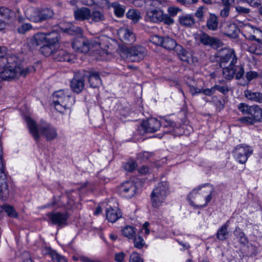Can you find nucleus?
Listing matches in <instances>:
<instances>
[{
	"label": "nucleus",
	"instance_id": "obj_24",
	"mask_svg": "<svg viewBox=\"0 0 262 262\" xmlns=\"http://www.w3.org/2000/svg\"><path fill=\"white\" fill-rule=\"evenodd\" d=\"M175 52L177 53L179 58L183 61L190 63L192 61L191 54L186 51L182 46L178 45Z\"/></svg>",
	"mask_w": 262,
	"mask_h": 262
},
{
	"label": "nucleus",
	"instance_id": "obj_41",
	"mask_svg": "<svg viewBox=\"0 0 262 262\" xmlns=\"http://www.w3.org/2000/svg\"><path fill=\"white\" fill-rule=\"evenodd\" d=\"M69 27L64 29V32L72 35H81L82 32V29L77 26L68 24Z\"/></svg>",
	"mask_w": 262,
	"mask_h": 262
},
{
	"label": "nucleus",
	"instance_id": "obj_54",
	"mask_svg": "<svg viewBox=\"0 0 262 262\" xmlns=\"http://www.w3.org/2000/svg\"><path fill=\"white\" fill-rule=\"evenodd\" d=\"M151 156V154L148 151H143L137 155V159L141 161L147 160Z\"/></svg>",
	"mask_w": 262,
	"mask_h": 262
},
{
	"label": "nucleus",
	"instance_id": "obj_17",
	"mask_svg": "<svg viewBox=\"0 0 262 262\" xmlns=\"http://www.w3.org/2000/svg\"><path fill=\"white\" fill-rule=\"evenodd\" d=\"M71 88L76 93H80L84 88V78L82 74L76 73L71 81Z\"/></svg>",
	"mask_w": 262,
	"mask_h": 262
},
{
	"label": "nucleus",
	"instance_id": "obj_1",
	"mask_svg": "<svg viewBox=\"0 0 262 262\" xmlns=\"http://www.w3.org/2000/svg\"><path fill=\"white\" fill-rule=\"evenodd\" d=\"M219 64L222 68L223 77L227 80L234 78L236 80L243 78L244 74V65L238 61L235 51L232 49L225 48L218 52Z\"/></svg>",
	"mask_w": 262,
	"mask_h": 262
},
{
	"label": "nucleus",
	"instance_id": "obj_57",
	"mask_svg": "<svg viewBox=\"0 0 262 262\" xmlns=\"http://www.w3.org/2000/svg\"><path fill=\"white\" fill-rule=\"evenodd\" d=\"M201 93L204 94L206 96H211L215 93V90L214 89V86H213L211 88H207L205 89H201Z\"/></svg>",
	"mask_w": 262,
	"mask_h": 262
},
{
	"label": "nucleus",
	"instance_id": "obj_25",
	"mask_svg": "<svg viewBox=\"0 0 262 262\" xmlns=\"http://www.w3.org/2000/svg\"><path fill=\"white\" fill-rule=\"evenodd\" d=\"M88 78L89 82L91 87L93 88H99L102 83L101 79L98 73L90 72L89 75H86Z\"/></svg>",
	"mask_w": 262,
	"mask_h": 262
},
{
	"label": "nucleus",
	"instance_id": "obj_10",
	"mask_svg": "<svg viewBox=\"0 0 262 262\" xmlns=\"http://www.w3.org/2000/svg\"><path fill=\"white\" fill-rule=\"evenodd\" d=\"M253 149L246 144H239L234 148L233 155L236 160L241 164H245L253 154Z\"/></svg>",
	"mask_w": 262,
	"mask_h": 262
},
{
	"label": "nucleus",
	"instance_id": "obj_33",
	"mask_svg": "<svg viewBox=\"0 0 262 262\" xmlns=\"http://www.w3.org/2000/svg\"><path fill=\"white\" fill-rule=\"evenodd\" d=\"M219 20L217 17L214 14L210 13L207 20V28L212 31L216 30L218 28Z\"/></svg>",
	"mask_w": 262,
	"mask_h": 262
},
{
	"label": "nucleus",
	"instance_id": "obj_51",
	"mask_svg": "<svg viewBox=\"0 0 262 262\" xmlns=\"http://www.w3.org/2000/svg\"><path fill=\"white\" fill-rule=\"evenodd\" d=\"M162 2L158 0H146V6H150V8L160 9Z\"/></svg>",
	"mask_w": 262,
	"mask_h": 262
},
{
	"label": "nucleus",
	"instance_id": "obj_47",
	"mask_svg": "<svg viewBox=\"0 0 262 262\" xmlns=\"http://www.w3.org/2000/svg\"><path fill=\"white\" fill-rule=\"evenodd\" d=\"M83 4L88 6L98 5L99 4H105L109 6L110 2L108 0H85Z\"/></svg>",
	"mask_w": 262,
	"mask_h": 262
},
{
	"label": "nucleus",
	"instance_id": "obj_53",
	"mask_svg": "<svg viewBox=\"0 0 262 262\" xmlns=\"http://www.w3.org/2000/svg\"><path fill=\"white\" fill-rule=\"evenodd\" d=\"M163 37H161L158 35L152 36L150 38V41L154 44L161 46L162 45Z\"/></svg>",
	"mask_w": 262,
	"mask_h": 262
},
{
	"label": "nucleus",
	"instance_id": "obj_30",
	"mask_svg": "<svg viewBox=\"0 0 262 262\" xmlns=\"http://www.w3.org/2000/svg\"><path fill=\"white\" fill-rule=\"evenodd\" d=\"M180 24L185 27H191L195 23L193 16L191 14H186L179 16Z\"/></svg>",
	"mask_w": 262,
	"mask_h": 262
},
{
	"label": "nucleus",
	"instance_id": "obj_29",
	"mask_svg": "<svg viewBox=\"0 0 262 262\" xmlns=\"http://www.w3.org/2000/svg\"><path fill=\"white\" fill-rule=\"evenodd\" d=\"M245 96L248 99L259 103H262V93L247 90L244 92Z\"/></svg>",
	"mask_w": 262,
	"mask_h": 262
},
{
	"label": "nucleus",
	"instance_id": "obj_50",
	"mask_svg": "<svg viewBox=\"0 0 262 262\" xmlns=\"http://www.w3.org/2000/svg\"><path fill=\"white\" fill-rule=\"evenodd\" d=\"M32 28L30 23H24L19 26L17 28V31L20 34H25L26 32L31 30Z\"/></svg>",
	"mask_w": 262,
	"mask_h": 262
},
{
	"label": "nucleus",
	"instance_id": "obj_7",
	"mask_svg": "<svg viewBox=\"0 0 262 262\" xmlns=\"http://www.w3.org/2000/svg\"><path fill=\"white\" fill-rule=\"evenodd\" d=\"M169 192V184L166 181L158 183L155 187L150 194L152 206L159 208L165 202Z\"/></svg>",
	"mask_w": 262,
	"mask_h": 262
},
{
	"label": "nucleus",
	"instance_id": "obj_12",
	"mask_svg": "<svg viewBox=\"0 0 262 262\" xmlns=\"http://www.w3.org/2000/svg\"><path fill=\"white\" fill-rule=\"evenodd\" d=\"M47 216L48 222L53 225L59 227H63L67 225L69 215L66 212H49Z\"/></svg>",
	"mask_w": 262,
	"mask_h": 262
},
{
	"label": "nucleus",
	"instance_id": "obj_19",
	"mask_svg": "<svg viewBox=\"0 0 262 262\" xmlns=\"http://www.w3.org/2000/svg\"><path fill=\"white\" fill-rule=\"evenodd\" d=\"M91 43L86 38L75 39L72 42V47L77 52L86 53L90 49Z\"/></svg>",
	"mask_w": 262,
	"mask_h": 262
},
{
	"label": "nucleus",
	"instance_id": "obj_3",
	"mask_svg": "<svg viewBox=\"0 0 262 262\" xmlns=\"http://www.w3.org/2000/svg\"><path fill=\"white\" fill-rule=\"evenodd\" d=\"M214 195L215 190L213 186L206 183L194 188L188 195L187 200L195 208L202 209L208 205Z\"/></svg>",
	"mask_w": 262,
	"mask_h": 262
},
{
	"label": "nucleus",
	"instance_id": "obj_58",
	"mask_svg": "<svg viewBox=\"0 0 262 262\" xmlns=\"http://www.w3.org/2000/svg\"><path fill=\"white\" fill-rule=\"evenodd\" d=\"M129 262H143L139 254L133 252L130 255Z\"/></svg>",
	"mask_w": 262,
	"mask_h": 262
},
{
	"label": "nucleus",
	"instance_id": "obj_22",
	"mask_svg": "<svg viewBox=\"0 0 262 262\" xmlns=\"http://www.w3.org/2000/svg\"><path fill=\"white\" fill-rule=\"evenodd\" d=\"M30 43L33 47L43 45L47 43L46 35L45 33H37L30 39Z\"/></svg>",
	"mask_w": 262,
	"mask_h": 262
},
{
	"label": "nucleus",
	"instance_id": "obj_31",
	"mask_svg": "<svg viewBox=\"0 0 262 262\" xmlns=\"http://www.w3.org/2000/svg\"><path fill=\"white\" fill-rule=\"evenodd\" d=\"M57 47L54 45L47 43L40 47L39 51L45 56L47 57L52 55L53 58V54H54Z\"/></svg>",
	"mask_w": 262,
	"mask_h": 262
},
{
	"label": "nucleus",
	"instance_id": "obj_21",
	"mask_svg": "<svg viewBox=\"0 0 262 262\" xmlns=\"http://www.w3.org/2000/svg\"><path fill=\"white\" fill-rule=\"evenodd\" d=\"M74 17L76 20L83 21L89 20L91 17V11L86 7H82L74 11Z\"/></svg>",
	"mask_w": 262,
	"mask_h": 262
},
{
	"label": "nucleus",
	"instance_id": "obj_32",
	"mask_svg": "<svg viewBox=\"0 0 262 262\" xmlns=\"http://www.w3.org/2000/svg\"><path fill=\"white\" fill-rule=\"evenodd\" d=\"M178 45L175 40L172 38L166 36L163 37L161 46L167 50H174L175 51Z\"/></svg>",
	"mask_w": 262,
	"mask_h": 262
},
{
	"label": "nucleus",
	"instance_id": "obj_16",
	"mask_svg": "<svg viewBox=\"0 0 262 262\" xmlns=\"http://www.w3.org/2000/svg\"><path fill=\"white\" fill-rule=\"evenodd\" d=\"M163 19V11L161 9L148 8L145 16L147 22L160 23Z\"/></svg>",
	"mask_w": 262,
	"mask_h": 262
},
{
	"label": "nucleus",
	"instance_id": "obj_38",
	"mask_svg": "<svg viewBox=\"0 0 262 262\" xmlns=\"http://www.w3.org/2000/svg\"><path fill=\"white\" fill-rule=\"evenodd\" d=\"M234 235L236 238L238 239V241L240 243L245 245L248 243V239L245 234L239 227H236L235 228L234 231Z\"/></svg>",
	"mask_w": 262,
	"mask_h": 262
},
{
	"label": "nucleus",
	"instance_id": "obj_60",
	"mask_svg": "<svg viewBox=\"0 0 262 262\" xmlns=\"http://www.w3.org/2000/svg\"><path fill=\"white\" fill-rule=\"evenodd\" d=\"M230 8L228 6H225V7L221 10L220 12V15L223 18L227 17L229 14Z\"/></svg>",
	"mask_w": 262,
	"mask_h": 262
},
{
	"label": "nucleus",
	"instance_id": "obj_9",
	"mask_svg": "<svg viewBox=\"0 0 262 262\" xmlns=\"http://www.w3.org/2000/svg\"><path fill=\"white\" fill-rule=\"evenodd\" d=\"M3 70L0 72V78L3 80L11 81L19 76L25 77L31 72L33 68L27 67L23 68L21 66H15L9 65L8 67H0Z\"/></svg>",
	"mask_w": 262,
	"mask_h": 262
},
{
	"label": "nucleus",
	"instance_id": "obj_46",
	"mask_svg": "<svg viewBox=\"0 0 262 262\" xmlns=\"http://www.w3.org/2000/svg\"><path fill=\"white\" fill-rule=\"evenodd\" d=\"M2 208L7 213L8 216L13 217H16L17 216V213L11 206L7 204L3 205Z\"/></svg>",
	"mask_w": 262,
	"mask_h": 262
},
{
	"label": "nucleus",
	"instance_id": "obj_64",
	"mask_svg": "<svg viewBox=\"0 0 262 262\" xmlns=\"http://www.w3.org/2000/svg\"><path fill=\"white\" fill-rule=\"evenodd\" d=\"M133 4L136 7H142L144 5H146V0H134Z\"/></svg>",
	"mask_w": 262,
	"mask_h": 262
},
{
	"label": "nucleus",
	"instance_id": "obj_14",
	"mask_svg": "<svg viewBox=\"0 0 262 262\" xmlns=\"http://www.w3.org/2000/svg\"><path fill=\"white\" fill-rule=\"evenodd\" d=\"M253 32L256 35H249L248 37L245 35L249 39L254 40L257 42L250 47V51L256 55L262 54V32L256 29Z\"/></svg>",
	"mask_w": 262,
	"mask_h": 262
},
{
	"label": "nucleus",
	"instance_id": "obj_11",
	"mask_svg": "<svg viewBox=\"0 0 262 262\" xmlns=\"http://www.w3.org/2000/svg\"><path fill=\"white\" fill-rule=\"evenodd\" d=\"M147 50L141 46H133L127 50V57L132 61L139 62L147 55Z\"/></svg>",
	"mask_w": 262,
	"mask_h": 262
},
{
	"label": "nucleus",
	"instance_id": "obj_39",
	"mask_svg": "<svg viewBox=\"0 0 262 262\" xmlns=\"http://www.w3.org/2000/svg\"><path fill=\"white\" fill-rule=\"evenodd\" d=\"M126 15L128 18L132 19L135 23L138 22L141 18L140 13L139 11L135 9H130L126 13Z\"/></svg>",
	"mask_w": 262,
	"mask_h": 262
},
{
	"label": "nucleus",
	"instance_id": "obj_36",
	"mask_svg": "<svg viewBox=\"0 0 262 262\" xmlns=\"http://www.w3.org/2000/svg\"><path fill=\"white\" fill-rule=\"evenodd\" d=\"M121 231L124 236L129 239H133L136 235V229L132 226L128 225L123 228Z\"/></svg>",
	"mask_w": 262,
	"mask_h": 262
},
{
	"label": "nucleus",
	"instance_id": "obj_59",
	"mask_svg": "<svg viewBox=\"0 0 262 262\" xmlns=\"http://www.w3.org/2000/svg\"><path fill=\"white\" fill-rule=\"evenodd\" d=\"M125 255V253L122 251L115 253L114 256L115 261L117 262H123Z\"/></svg>",
	"mask_w": 262,
	"mask_h": 262
},
{
	"label": "nucleus",
	"instance_id": "obj_55",
	"mask_svg": "<svg viewBox=\"0 0 262 262\" xmlns=\"http://www.w3.org/2000/svg\"><path fill=\"white\" fill-rule=\"evenodd\" d=\"M137 167V164L134 161H130L124 165V168L127 171H133Z\"/></svg>",
	"mask_w": 262,
	"mask_h": 262
},
{
	"label": "nucleus",
	"instance_id": "obj_37",
	"mask_svg": "<svg viewBox=\"0 0 262 262\" xmlns=\"http://www.w3.org/2000/svg\"><path fill=\"white\" fill-rule=\"evenodd\" d=\"M9 195L8 186L6 181L0 182V198L5 201Z\"/></svg>",
	"mask_w": 262,
	"mask_h": 262
},
{
	"label": "nucleus",
	"instance_id": "obj_18",
	"mask_svg": "<svg viewBox=\"0 0 262 262\" xmlns=\"http://www.w3.org/2000/svg\"><path fill=\"white\" fill-rule=\"evenodd\" d=\"M118 35L122 42L126 44H132L136 40L133 32L127 28H121L118 31Z\"/></svg>",
	"mask_w": 262,
	"mask_h": 262
},
{
	"label": "nucleus",
	"instance_id": "obj_49",
	"mask_svg": "<svg viewBox=\"0 0 262 262\" xmlns=\"http://www.w3.org/2000/svg\"><path fill=\"white\" fill-rule=\"evenodd\" d=\"M214 86L215 91H218L224 95L227 94L229 91V86L227 84H224V85L215 84Z\"/></svg>",
	"mask_w": 262,
	"mask_h": 262
},
{
	"label": "nucleus",
	"instance_id": "obj_61",
	"mask_svg": "<svg viewBox=\"0 0 262 262\" xmlns=\"http://www.w3.org/2000/svg\"><path fill=\"white\" fill-rule=\"evenodd\" d=\"M252 7H258L262 5V0H246Z\"/></svg>",
	"mask_w": 262,
	"mask_h": 262
},
{
	"label": "nucleus",
	"instance_id": "obj_45",
	"mask_svg": "<svg viewBox=\"0 0 262 262\" xmlns=\"http://www.w3.org/2000/svg\"><path fill=\"white\" fill-rule=\"evenodd\" d=\"M48 253L51 256L53 260H56L58 262H67L65 257L59 255L51 249H48Z\"/></svg>",
	"mask_w": 262,
	"mask_h": 262
},
{
	"label": "nucleus",
	"instance_id": "obj_62",
	"mask_svg": "<svg viewBox=\"0 0 262 262\" xmlns=\"http://www.w3.org/2000/svg\"><path fill=\"white\" fill-rule=\"evenodd\" d=\"M189 91L192 96H194L198 94H201V89H198V88L194 86L193 85H189Z\"/></svg>",
	"mask_w": 262,
	"mask_h": 262
},
{
	"label": "nucleus",
	"instance_id": "obj_6",
	"mask_svg": "<svg viewBox=\"0 0 262 262\" xmlns=\"http://www.w3.org/2000/svg\"><path fill=\"white\" fill-rule=\"evenodd\" d=\"M75 101L74 96L68 90L56 91L53 95L52 103L55 109L62 113L67 109L70 108Z\"/></svg>",
	"mask_w": 262,
	"mask_h": 262
},
{
	"label": "nucleus",
	"instance_id": "obj_40",
	"mask_svg": "<svg viewBox=\"0 0 262 262\" xmlns=\"http://www.w3.org/2000/svg\"><path fill=\"white\" fill-rule=\"evenodd\" d=\"M90 19H91V23H97L104 20L105 17L102 12L100 11L95 10L92 13L91 12Z\"/></svg>",
	"mask_w": 262,
	"mask_h": 262
},
{
	"label": "nucleus",
	"instance_id": "obj_44",
	"mask_svg": "<svg viewBox=\"0 0 262 262\" xmlns=\"http://www.w3.org/2000/svg\"><path fill=\"white\" fill-rule=\"evenodd\" d=\"M13 12L9 9L4 7H0V17H1L0 19H8L13 15Z\"/></svg>",
	"mask_w": 262,
	"mask_h": 262
},
{
	"label": "nucleus",
	"instance_id": "obj_5",
	"mask_svg": "<svg viewBox=\"0 0 262 262\" xmlns=\"http://www.w3.org/2000/svg\"><path fill=\"white\" fill-rule=\"evenodd\" d=\"M237 108L243 115H248L239 119L241 123L247 125H254L262 122V108L256 104L249 105L245 103H240Z\"/></svg>",
	"mask_w": 262,
	"mask_h": 262
},
{
	"label": "nucleus",
	"instance_id": "obj_8",
	"mask_svg": "<svg viewBox=\"0 0 262 262\" xmlns=\"http://www.w3.org/2000/svg\"><path fill=\"white\" fill-rule=\"evenodd\" d=\"M25 15L31 21L40 23L52 18L54 15V12L49 8L30 7L25 11Z\"/></svg>",
	"mask_w": 262,
	"mask_h": 262
},
{
	"label": "nucleus",
	"instance_id": "obj_23",
	"mask_svg": "<svg viewBox=\"0 0 262 262\" xmlns=\"http://www.w3.org/2000/svg\"><path fill=\"white\" fill-rule=\"evenodd\" d=\"M239 29L234 24L227 25L223 29V33L232 39L236 38L239 34Z\"/></svg>",
	"mask_w": 262,
	"mask_h": 262
},
{
	"label": "nucleus",
	"instance_id": "obj_27",
	"mask_svg": "<svg viewBox=\"0 0 262 262\" xmlns=\"http://www.w3.org/2000/svg\"><path fill=\"white\" fill-rule=\"evenodd\" d=\"M229 221H227L217 230L216 236V238L221 241L226 240L229 237V232L228 230Z\"/></svg>",
	"mask_w": 262,
	"mask_h": 262
},
{
	"label": "nucleus",
	"instance_id": "obj_26",
	"mask_svg": "<svg viewBox=\"0 0 262 262\" xmlns=\"http://www.w3.org/2000/svg\"><path fill=\"white\" fill-rule=\"evenodd\" d=\"M105 214L108 222L111 223L115 222L122 216L121 213L119 209H113L112 207L106 209Z\"/></svg>",
	"mask_w": 262,
	"mask_h": 262
},
{
	"label": "nucleus",
	"instance_id": "obj_2",
	"mask_svg": "<svg viewBox=\"0 0 262 262\" xmlns=\"http://www.w3.org/2000/svg\"><path fill=\"white\" fill-rule=\"evenodd\" d=\"M161 126L164 128V134L173 133V135L181 134L183 128L180 124H177L167 118H164L161 121L155 118H150L142 121L138 130L141 135L146 133H152L158 131Z\"/></svg>",
	"mask_w": 262,
	"mask_h": 262
},
{
	"label": "nucleus",
	"instance_id": "obj_4",
	"mask_svg": "<svg viewBox=\"0 0 262 262\" xmlns=\"http://www.w3.org/2000/svg\"><path fill=\"white\" fill-rule=\"evenodd\" d=\"M26 121L30 133L36 142H38L40 135L44 137L47 141L55 139L58 135L57 129L51 124L41 120L36 124L34 120L29 117L26 118Z\"/></svg>",
	"mask_w": 262,
	"mask_h": 262
},
{
	"label": "nucleus",
	"instance_id": "obj_15",
	"mask_svg": "<svg viewBox=\"0 0 262 262\" xmlns=\"http://www.w3.org/2000/svg\"><path fill=\"white\" fill-rule=\"evenodd\" d=\"M194 39L200 43L210 47L217 46L219 43L218 39L210 36L208 34L202 31L195 34Z\"/></svg>",
	"mask_w": 262,
	"mask_h": 262
},
{
	"label": "nucleus",
	"instance_id": "obj_34",
	"mask_svg": "<svg viewBox=\"0 0 262 262\" xmlns=\"http://www.w3.org/2000/svg\"><path fill=\"white\" fill-rule=\"evenodd\" d=\"M46 35L47 43L58 47L59 34L57 31H52L45 33Z\"/></svg>",
	"mask_w": 262,
	"mask_h": 262
},
{
	"label": "nucleus",
	"instance_id": "obj_13",
	"mask_svg": "<svg viewBox=\"0 0 262 262\" xmlns=\"http://www.w3.org/2000/svg\"><path fill=\"white\" fill-rule=\"evenodd\" d=\"M118 191L122 196L130 199L136 194L137 186L133 181H126L118 187Z\"/></svg>",
	"mask_w": 262,
	"mask_h": 262
},
{
	"label": "nucleus",
	"instance_id": "obj_52",
	"mask_svg": "<svg viewBox=\"0 0 262 262\" xmlns=\"http://www.w3.org/2000/svg\"><path fill=\"white\" fill-rule=\"evenodd\" d=\"M258 76V73L254 71H249L246 73V78L247 81L243 85L248 84L249 82L252 80L257 78Z\"/></svg>",
	"mask_w": 262,
	"mask_h": 262
},
{
	"label": "nucleus",
	"instance_id": "obj_20",
	"mask_svg": "<svg viewBox=\"0 0 262 262\" xmlns=\"http://www.w3.org/2000/svg\"><path fill=\"white\" fill-rule=\"evenodd\" d=\"M54 59L59 61H67L70 62L74 58V55L70 54L66 50L63 49L57 50L53 54Z\"/></svg>",
	"mask_w": 262,
	"mask_h": 262
},
{
	"label": "nucleus",
	"instance_id": "obj_48",
	"mask_svg": "<svg viewBox=\"0 0 262 262\" xmlns=\"http://www.w3.org/2000/svg\"><path fill=\"white\" fill-rule=\"evenodd\" d=\"M211 99V101L215 105L218 111H221L224 108V103L222 100L219 99L216 96H213Z\"/></svg>",
	"mask_w": 262,
	"mask_h": 262
},
{
	"label": "nucleus",
	"instance_id": "obj_56",
	"mask_svg": "<svg viewBox=\"0 0 262 262\" xmlns=\"http://www.w3.org/2000/svg\"><path fill=\"white\" fill-rule=\"evenodd\" d=\"M235 9L236 12L238 14H241V15L246 14L250 12L249 9L246 8V7L241 6H235Z\"/></svg>",
	"mask_w": 262,
	"mask_h": 262
},
{
	"label": "nucleus",
	"instance_id": "obj_28",
	"mask_svg": "<svg viewBox=\"0 0 262 262\" xmlns=\"http://www.w3.org/2000/svg\"><path fill=\"white\" fill-rule=\"evenodd\" d=\"M17 60L16 56L6 53L4 57L0 59V67H8L9 65L12 66L13 67L15 66H20L16 64Z\"/></svg>",
	"mask_w": 262,
	"mask_h": 262
},
{
	"label": "nucleus",
	"instance_id": "obj_43",
	"mask_svg": "<svg viewBox=\"0 0 262 262\" xmlns=\"http://www.w3.org/2000/svg\"><path fill=\"white\" fill-rule=\"evenodd\" d=\"M2 146L0 144V182L6 181V174L2 160Z\"/></svg>",
	"mask_w": 262,
	"mask_h": 262
},
{
	"label": "nucleus",
	"instance_id": "obj_35",
	"mask_svg": "<svg viewBox=\"0 0 262 262\" xmlns=\"http://www.w3.org/2000/svg\"><path fill=\"white\" fill-rule=\"evenodd\" d=\"M111 7L114 9V14L117 17H122L125 11V7L119 4L117 2H114L111 4Z\"/></svg>",
	"mask_w": 262,
	"mask_h": 262
},
{
	"label": "nucleus",
	"instance_id": "obj_63",
	"mask_svg": "<svg viewBox=\"0 0 262 262\" xmlns=\"http://www.w3.org/2000/svg\"><path fill=\"white\" fill-rule=\"evenodd\" d=\"M164 22V23L167 25H171L174 23V20L172 18H171L169 15L167 14H165L163 13V19L162 21Z\"/></svg>",
	"mask_w": 262,
	"mask_h": 262
},
{
	"label": "nucleus",
	"instance_id": "obj_42",
	"mask_svg": "<svg viewBox=\"0 0 262 262\" xmlns=\"http://www.w3.org/2000/svg\"><path fill=\"white\" fill-rule=\"evenodd\" d=\"M134 247L138 249H142L145 245V242L142 236L139 234L135 235L133 238Z\"/></svg>",
	"mask_w": 262,
	"mask_h": 262
}]
</instances>
